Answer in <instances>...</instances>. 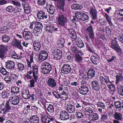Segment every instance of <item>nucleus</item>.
<instances>
[{
	"label": "nucleus",
	"mask_w": 123,
	"mask_h": 123,
	"mask_svg": "<svg viewBox=\"0 0 123 123\" xmlns=\"http://www.w3.org/2000/svg\"><path fill=\"white\" fill-rule=\"evenodd\" d=\"M19 98L17 96H14L9 98V101H3L0 103V114H5L10 111L11 106L9 102L12 104L16 105L19 102Z\"/></svg>",
	"instance_id": "nucleus-1"
},
{
	"label": "nucleus",
	"mask_w": 123,
	"mask_h": 123,
	"mask_svg": "<svg viewBox=\"0 0 123 123\" xmlns=\"http://www.w3.org/2000/svg\"><path fill=\"white\" fill-rule=\"evenodd\" d=\"M40 102L41 104H40V106H39V117L41 118V121L43 123H49L50 121H53L54 119L52 117L46 115L44 112L43 107L44 106L45 102L44 98H42Z\"/></svg>",
	"instance_id": "nucleus-2"
},
{
	"label": "nucleus",
	"mask_w": 123,
	"mask_h": 123,
	"mask_svg": "<svg viewBox=\"0 0 123 123\" xmlns=\"http://www.w3.org/2000/svg\"><path fill=\"white\" fill-rule=\"evenodd\" d=\"M89 76L87 74H83L81 79L80 80H82L81 82V86L78 89V91L80 93L83 95L86 94L88 91V85L86 83L85 80H88Z\"/></svg>",
	"instance_id": "nucleus-3"
},
{
	"label": "nucleus",
	"mask_w": 123,
	"mask_h": 123,
	"mask_svg": "<svg viewBox=\"0 0 123 123\" xmlns=\"http://www.w3.org/2000/svg\"><path fill=\"white\" fill-rule=\"evenodd\" d=\"M58 20L59 24L62 26L65 25L67 22V18L65 15L63 13H60L58 15Z\"/></svg>",
	"instance_id": "nucleus-4"
},
{
	"label": "nucleus",
	"mask_w": 123,
	"mask_h": 123,
	"mask_svg": "<svg viewBox=\"0 0 123 123\" xmlns=\"http://www.w3.org/2000/svg\"><path fill=\"white\" fill-rule=\"evenodd\" d=\"M52 67L51 65L48 63H44L41 68V73L44 74L49 73L51 70Z\"/></svg>",
	"instance_id": "nucleus-5"
},
{
	"label": "nucleus",
	"mask_w": 123,
	"mask_h": 123,
	"mask_svg": "<svg viewBox=\"0 0 123 123\" xmlns=\"http://www.w3.org/2000/svg\"><path fill=\"white\" fill-rule=\"evenodd\" d=\"M38 67L36 65H33L32 67L33 70H31L28 72V74L31 75L33 73V76L35 81L37 82V81L38 78Z\"/></svg>",
	"instance_id": "nucleus-6"
},
{
	"label": "nucleus",
	"mask_w": 123,
	"mask_h": 123,
	"mask_svg": "<svg viewBox=\"0 0 123 123\" xmlns=\"http://www.w3.org/2000/svg\"><path fill=\"white\" fill-rule=\"evenodd\" d=\"M72 69L70 65L68 64H64L61 68L62 73L64 74H68L70 73Z\"/></svg>",
	"instance_id": "nucleus-7"
},
{
	"label": "nucleus",
	"mask_w": 123,
	"mask_h": 123,
	"mask_svg": "<svg viewBox=\"0 0 123 123\" xmlns=\"http://www.w3.org/2000/svg\"><path fill=\"white\" fill-rule=\"evenodd\" d=\"M52 55L55 59L60 60L62 57V53L60 50L56 49L52 52Z\"/></svg>",
	"instance_id": "nucleus-8"
},
{
	"label": "nucleus",
	"mask_w": 123,
	"mask_h": 123,
	"mask_svg": "<svg viewBox=\"0 0 123 123\" xmlns=\"http://www.w3.org/2000/svg\"><path fill=\"white\" fill-rule=\"evenodd\" d=\"M8 50V46L6 45H0V58L3 59L6 52Z\"/></svg>",
	"instance_id": "nucleus-9"
},
{
	"label": "nucleus",
	"mask_w": 123,
	"mask_h": 123,
	"mask_svg": "<svg viewBox=\"0 0 123 123\" xmlns=\"http://www.w3.org/2000/svg\"><path fill=\"white\" fill-rule=\"evenodd\" d=\"M69 116L68 112L66 111H62L60 113V118L63 120H65L68 119Z\"/></svg>",
	"instance_id": "nucleus-10"
},
{
	"label": "nucleus",
	"mask_w": 123,
	"mask_h": 123,
	"mask_svg": "<svg viewBox=\"0 0 123 123\" xmlns=\"http://www.w3.org/2000/svg\"><path fill=\"white\" fill-rule=\"evenodd\" d=\"M87 33L89 34L90 38L92 40H93L94 38V33L92 26L90 25L86 29Z\"/></svg>",
	"instance_id": "nucleus-11"
},
{
	"label": "nucleus",
	"mask_w": 123,
	"mask_h": 123,
	"mask_svg": "<svg viewBox=\"0 0 123 123\" xmlns=\"http://www.w3.org/2000/svg\"><path fill=\"white\" fill-rule=\"evenodd\" d=\"M48 55L46 51L42 50L39 54V61H42L46 60Z\"/></svg>",
	"instance_id": "nucleus-12"
},
{
	"label": "nucleus",
	"mask_w": 123,
	"mask_h": 123,
	"mask_svg": "<svg viewBox=\"0 0 123 123\" xmlns=\"http://www.w3.org/2000/svg\"><path fill=\"white\" fill-rule=\"evenodd\" d=\"M68 31L69 34L70 36L73 39V41L76 40L77 39V35L75 32L74 31L73 28L67 29Z\"/></svg>",
	"instance_id": "nucleus-13"
},
{
	"label": "nucleus",
	"mask_w": 123,
	"mask_h": 123,
	"mask_svg": "<svg viewBox=\"0 0 123 123\" xmlns=\"http://www.w3.org/2000/svg\"><path fill=\"white\" fill-rule=\"evenodd\" d=\"M52 1L57 2V6L63 11H64V7L65 5V0H51Z\"/></svg>",
	"instance_id": "nucleus-14"
},
{
	"label": "nucleus",
	"mask_w": 123,
	"mask_h": 123,
	"mask_svg": "<svg viewBox=\"0 0 123 123\" xmlns=\"http://www.w3.org/2000/svg\"><path fill=\"white\" fill-rule=\"evenodd\" d=\"M71 50L72 52L74 55L78 54L79 53H80L81 55H82L84 54V53L82 52L81 50H79L78 48L74 46H71Z\"/></svg>",
	"instance_id": "nucleus-15"
},
{
	"label": "nucleus",
	"mask_w": 123,
	"mask_h": 123,
	"mask_svg": "<svg viewBox=\"0 0 123 123\" xmlns=\"http://www.w3.org/2000/svg\"><path fill=\"white\" fill-rule=\"evenodd\" d=\"M12 42L14 43L13 44V45L16 47L17 48L21 50H22L23 49V48L21 44V40L18 41L16 39L14 38Z\"/></svg>",
	"instance_id": "nucleus-16"
},
{
	"label": "nucleus",
	"mask_w": 123,
	"mask_h": 123,
	"mask_svg": "<svg viewBox=\"0 0 123 123\" xmlns=\"http://www.w3.org/2000/svg\"><path fill=\"white\" fill-rule=\"evenodd\" d=\"M48 86L51 88H54L56 86V81L54 79L50 78L48 80Z\"/></svg>",
	"instance_id": "nucleus-17"
},
{
	"label": "nucleus",
	"mask_w": 123,
	"mask_h": 123,
	"mask_svg": "<svg viewBox=\"0 0 123 123\" xmlns=\"http://www.w3.org/2000/svg\"><path fill=\"white\" fill-rule=\"evenodd\" d=\"M92 54L94 55H92L91 56V60L93 64L95 65H97L99 63L98 55L95 53H94V54Z\"/></svg>",
	"instance_id": "nucleus-18"
},
{
	"label": "nucleus",
	"mask_w": 123,
	"mask_h": 123,
	"mask_svg": "<svg viewBox=\"0 0 123 123\" xmlns=\"http://www.w3.org/2000/svg\"><path fill=\"white\" fill-rule=\"evenodd\" d=\"M113 117L115 119H118L120 121H123V115L120 113L115 112L113 114Z\"/></svg>",
	"instance_id": "nucleus-19"
},
{
	"label": "nucleus",
	"mask_w": 123,
	"mask_h": 123,
	"mask_svg": "<svg viewBox=\"0 0 123 123\" xmlns=\"http://www.w3.org/2000/svg\"><path fill=\"white\" fill-rule=\"evenodd\" d=\"M46 8L47 9L48 12L51 14H54L55 11V7L51 5L47 4Z\"/></svg>",
	"instance_id": "nucleus-20"
},
{
	"label": "nucleus",
	"mask_w": 123,
	"mask_h": 123,
	"mask_svg": "<svg viewBox=\"0 0 123 123\" xmlns=\"http://www.w3.org/2000/svg\"><path fill=\"white\" fill-rule=\"evenodd\" d=\"M6 67L7 68L10 69H14L15 67L14 62L12 61H8L6 62Z\"/></svg>",
	"instance_id": "nucleus-21"
},
{
	"label": "nucleus",
	"mask_w": 123,
	"mask_h": 123,
	"mask_svg": "<svg viewBox=\"0 0 123 123\" xmlns=\"http://www.w3.org/2000/svg\"><path fill=\"white\" fill-rule=\"evenodd\" d=\"M31 33L29 31H24L23 33L24 38L26 40L30 39L31 38Z\"/></svg>",
	"instance_id": "nucleus-22"
},
{
	"label": "nucleus",
	"mask_w": 123,
	"mask_h": 123,
	"mask_svg": "<svg viewBox=\"0 0 123 123\" xmlns=\"http://www.w3.org/2000/svg\"><path fill=\"white\" fill-rule=\"evenodd\" d=\"M22 96V98L25 99H29L31 96L29 94V90H24L23 91Z\"/></svg>",
	"instance_id": "nucleus-23"
},
{
	"label": "nucleus",
	"mask_w": 123,
	"mask_h": 123,
	"mask_svg": "<svg viewBox=\"0 0 123 123\" xmlns=\"http://www.w3.org/2000/svg\"><path fill=\"white\" fill-rule=\"evenodd\" d=\"M66 109L68 112L70 113H73L75 111V109L74 106L70 104H67Z\"/></svg>",
	"instance_id": "nucleus-24"
},
{
	"label": "nucleus",
	"mask_w": 123,
	"mask_h": 123,
	"mask_svg": "<svg viewBox=\"0 0 123 123\" xmlns=\"http://www.w3.org/2000/svg\"><path fill=\"white\" fill-rule=\"evenodd\" d=\"M91 14L92 15V18L93 20H95L97 18V12L96 9L93 8H91L90 11Z\"/></svg>",
	"instance_id": "nucleus-25"
},
{
	"label": "nucleus",
	"mask_w": 123,
	"mask_h": 123,
	"mask_svg": "<svg viewBox=\"0 0 123 123\" xmlns=\"http://www.w3.org/2000/svg\"><path fill=\"white\" fill-rule=\"evenodd\" d=\"M119 47L118 44L116 40H112L111 41V48L115 50Z\"/></svg>",
	"instance_id": "nucleus-26"
},
{
	"label": "nucleus",
	"mask_w": 123,
	"mask_h": 123,
	"mask_svg": "<svg viewBox=\"0 0 123 123\" xmlns=\"http://www.w3.org/2000/svg\"><path fill=\"white\" fill-rule=\"evenodd\" d=\"M38 117L37 115H33L30 117V121L31 123H38Z\"/></svg>",
	"instance_id": "nucleus-27"
},
{
	"label": "nucleus",
	"mask_w": 123,
	"mask_h": 123,
	"mask_svg": "<svg viewBox=\"0 0 123 123\" xmlns=\"http://www.w3.org/2000/svg\"><path fill=\"white\" fill-rule=\"evenodd\" d=\"M98 115L97 114L95 113H93L91 115H89V119L92 121L96 120L98 119Z\"/></svg>",
	"instance_id": "nucleus-28"
},
{
	"label": "nucleus",
	"mask_w": 123,
	"mask_h": 123,
	"mask_svg": "<svg viewBox=\"0 0 123 123\" xmlns=\"http://www.w3.org/2000/svg\"><path fill=\"white\" fill-rule=\"evenodd\" d=\"M45 12L41 11H39V19L41 20V21L43 20L44 18L46 19L47 18V15H45Z\"/></svg>",
	"instance_id": "nucleus-29"
},
{
	"label": "nucleus",
	"mask_w": 123,
	"mask_h": 123,
	"mask_svg": "<svg viewBox=\"0 0 123 123\" xmlns=\"http://www.w3.org/2000/svg\"><path fill=\"white\" fill-rule=\"evenodd\" d=\"M19 92V88L18 87L13 86L11 88V92L12 95L17 94Z\"/></svg>",
	"instance_id": "nucleus-30"
},
{
	"label": "nucleus",
	"mask_w": 123,
	"mask_h": 123,
	"mask_svg": "<svg viewBox=\"0 0 123 123\" xmlns=\"http://www.w3.org/2000/svg\"><path fill=\"white\" fill-rule=\"evenodd\" d=\"M116 13L119 16H121L120 19L122 21H123V9H119L116 11Z\"/></svg>",
	"instance_id": "nucleus-31"
},
{
	"label": "nucleus",
	"mask_w": 123,
	"mask_h": 123,
	"mask_svg": "<svg viewBox=\"0 0 123 123\" xmlns=\"http://www.w3.org/2000/svg\"><path fill=\"white\" fill-rule=\"evenodd\" d=\"M87 74L89 78H92L95 75V72L93 69L90 68L88 71Z\"/></svg>",
	"instance_id": "nucleus-32"
},
{
	"label": "nucleus",
	"mask_w": 123,
	"mask_h": 123,
	"mask_svg": "<svg viewBox=\"0 0 123 123\" xmlns=\"http://www.w3.org/2000/svg\"><path fill=\"white\" fill-rule=\"evenodd\" d=\"M20 10L19 8H15L13 11V15L15 16L16 17L20 16H21L20 14Z\"/></svg>",
	"instance_id": "nucleus-33"
},
{
	"label": "nucleus",
	"mask_w": 123,
	"mask_h": 123,
	"mask_svg": "<svg viewBox=\"0 0 123 123\" xmlns=\"http://www.w3.org/2000/svg\"><path fill=\"white\" fill-rule=\"evenodd\" d=\"M21 4L23 7L25 13L27 14L29 13L30 12V8L28 5L27 4V2L25 3H22Z\"/></svg>",
	"instance_id": "nucleus-34"
},
{
	"label": "nucleus",
	"mask_w": 123,
	"mask_h": 123,
	"mask_svg": "<svg viewBox=\"0 0 123 123\" xmlns=\"http://www.w3.org/2000/svg\"><path fill=\"white\" fill-rule=\"evenodd\" d=\"M71 7L72 9L74 10L78 9L80 10L82 8V6L81 5L76 4H74L72 5Z\"/></svg>",
	"instance_id": "nucleus-35"
},
{
	"label": "nucleus",
	"mask_w": 123,
	"mask_h": 123,
	"mask_svg": "<svg viewBox=\"0 0 123 123\" xmlns=\"http://www.w3.org/2000/svg\"><path fill=\"white\" fill-rule=\"evenodd\" d=\"M108 87L110 90V92L112 95H115L116 92L115 91V87L114 84L108 86Z\"/></svg>",
	"instance_id": "nucleus-36"
},
{
	"label": "nucleus",
	"mask_w": 123,
	"mask_h": 123,
	"mask_svg": "<svg viewBox=\"0 0 123 123\" xmlns=\"http://www.w3.org/2000/svg\"><path fill=\"white\" fill-rule=\"evenodd\" d=\"M33 45L34 50L38 52V40H35L33 43Z\"/></svg>",
	"instance_id": "nucleus-37"
},
{
	"label": "nucleus",
	"mask_w": 123,
	"mask_h": 123,
	"mask_svg": "<svg viewBox=\"0 0 123 123\" xmlns=\"http://www.w3.org/2000/svg\"><path fill=\"white\" fill-rule=\"evenodd\" d=\"M76 43L78 47L80 48H82L84 46V43L80 39H78L77 41L76 42Z\"/></svg>",
	"instance_id": "nucleus-38"
},
{
	"label": "nucleus",
	"mask_w": 123,
	"mask_h": 123,
	"mask_svg": "<svg viewBox=\"0 0 123 123\" xmlns=\"http://www.w3.org/2000/svg\"><path fill=\"white\" fill-rule=\"evenodd\" d=\"M103 15L104 17L107 19L109 24L110 25H112V23L111 20V18L105 13H103Z\"/></svg>",
	"instance_id": "nucleus-39"
},
{
	"label": "nucleus",
	"mask_w": 123,
	"mask_h": 123,
	"mask_svg": "<svg viewBox=\"0 0 123 123\" xmlns=\"http://www.w3.org/2000/svg\"><path fill=\"white\" fill-rule=\"evenodd\" d=\"M6 10L8 12H10L12 14L13 13L14 7L13 6H9L6 8Z\"/></svg>",
	"instance_id": "nucleus-40"
},
{
	"label": "nucleus",
	"mask_w": 123,
	"mask_h": 123,
	"mask_svg": "<svg viewBox=\"0 0 123 123\" xmlns=\"http://www.w3.org/2000/svg\"><path fill=\"white\" fill-rule=\"evenodd\" d=\"M97 105L98 107L101 108L103 109H105L106 106L104 103L101 101H99L97 102Z\"/></svg>",
	"instance_id": "nucleus-41"
},
{
	"label": "nucleus",
	"mask_w": 123,
	"mask_h": 123,
	"mask_svg": "<svg viewBox=\"0 0 123 123\" xmlns=\"http://www.w3.org/2000/svg\"><path fill=\"white\" fill-rule=\"evenodd\" d=\"M10 75L11 79L12 81H15L17 80L18 77L14 72L11 73Z\"/></svg>",
	"instance_id": "nucleus-42"
},
{
	"label": "nucleus",
	"mask_w": 123,
	"mask_h": 123,
	"mask_svg": "<svg viewBox=\"0 0 123 123\" xmlns=\"http://www.w3.org/2000/svg\"><path fill=\"white\" fill-rule=\"evenodd\" d=\"M85 44L86 45V47L87 49L91 53H93L94 54L95 53L94 52L93 48L90 45L88 44V43H85Z\"/></svg>",
	"instance_id": "nucleus-43"
},
{
	"label": "nucleus",
	"mask_w": 123,
	"mask_h": 123,
	"mask_svg": "<svg viewBox=\"0 0 123 123\" xmlns=\"http://www.w3.org/2000/svg\"><path fill=\"white\" fill-rule=\"evenodd\" d=\"M75 116L79 119H82L84 117V115L81 112H76Z\"/></svg>",
	"instance_id": "nucleus-44"
},
{
	"label": "nucleus",
	"mask_w": 123,
	"mask_h": 123,
	"mask_svg": "<svg viewBox=\"0 0 123 123\" xmlns=\"http://www.w3.org/2000/svg\"><path fill=\"white\" fill-rule=\"evenodd\" d=\"M0 72L2 74L6 75L8 74V72L7 71L6 69L3 67L0 68Z\"/></svg>",
	"instance_id": "nucleus-45"
},
{
	"label": "nucleus",
	"mask_w": 123,
	"mask_h": 123,
	"mask_svg": "<svg viewBox=\"0 0 123 123\" xmlns=\"http://www.w3.org/2000/svg\"><path fill=\"white\" fill-rule=\"evenodd\" d=\"M2 39L3 42H7L10 40V38L7 35H3L2 36Z\"/></svg>",
	"instance_id": "nucleus-46"
},
{
	"label": "nucleus",
	"mask_w": 123,
	"mask_h": 123,
	"mask_svg": "<svg viewBox=\"0 0 123 123\" xmlns=\"http://www.w3.org/2000/svg\"><path fill=\"white\" fill-rule=\"evenodd\" d=\"M85 110L87 112L91 113L93 112V108L92 106L87 107Z\"/></svg>",
	"instance_id": "nucleus-47"
},
{
	"label": "nucleus",
	"mask_w": 123,
	"mask_h": 123,
	"mask_svg": "<svg viewBox=\"0 0 123 123\" xmlns=\"http://www.w3.org/2000/svg\"><path fill=\"white\" fill-rule=\"evenodd\" d=\"M118 90L119 93L123 96V86L121 85L118 86Z\"/></svg>",
	"instance_id": "nucleus-48"
},
{
	"label": "nucleus",
	"mask_w": 123,
	"mask_h": 123,
	"mask_svg": "<svg viewBox=\"0 0 123 123\" xmlns=\"http://www.w3.org/2000/svg\"><path fill=\"white\" fill-rule=\"evenodd\" d=\"M76 58V61L77 62H79L82 60V57L80 56L78 54L75 55Z\"/></svg>",
	"instance_id": "nucleus-49"
},
{
	"label": "nucleus",
	"mask_w": 123,
	"mask_h": 123,
	"mask_svg": "<svg viewBox=\"0 0 123 123\" xmlns=\"http://www.w3.org/2000/svg\"><path fill=\"white\" fill-rule=\"evenodd\" d=\"M17 66V69L20 71H22L24 69V65L20 63H19L18 64Z\"/></svg>",
	"instance_id": "nucleus-50"
},
{
	"label": "nucleus",
	"mask_w": 123,
	"mask_h": 123,
	"mask_svg": "<svg viewBox=\"0 0 123 123\" xmlns=\"http://www.w3.org/2000/svg\"><path fill=\"white\" fill-rule=\"evenodd\" d=\"M48 111L50 113H53L54 112V106L52 105L49 104L47 108Z\"/></svg>",
	"instance_id": "nucleus-51"
},
{
	"label": "nucleus",
	"mask_w": 123,
	"mask_h": 123,
	"mask_svg": "<svg viewBox=\"0 0 123 123\" xmlns=\"http://www.w3.org/2000/svg\"><path fill=\"white\" fill-rule=\"evenodd\" d=\"M88 19V17L86 14L83 13V14L82 15L81 18H80V19L83 21H84L85 20H87Z\"/></svg>",
	"instance_id": "nucleus-52"
},
{
	"label": "nucleus",
	"mask_w": 123,
	"mask_h": 123,
	"mask_svg": "<svg viewBox=\"0 0 123 123\" xmlns=\"http://www.w3.org/2000/svg\"><path fill=\"white\" fill-rule=\"evenodd\" d=\"M106 103H107L106 105L108 109L111 110L114 107V104L113 103H111L109 101H108Z\"/></svg>",
	"instance_id": "nucleus-53"
},
{
	"label": "nucleus",
	"mask_w": 123,
	"mask_h": 123,
	"mask_svg": "<svg viewBox=\"0 0 123 123\" xmlns=\"http://www.w3.org/2000/svg\"><path fill=\"white\" fill-rule=\"evenodd\" d=\"M4 80L6 83L9 84L12 82V81L11 77L9 76H7L5 77Z\"/></svg>",
	"instance_id": "nucleus-54"
},
{
	"label": "nucleus",
	"mask_w": 123,
	"mask_h": 123,
	"mask_svg": "<svg viewBox=\"0 0 123 123\" xmlns=\"http://www.w3.org/2000/svg\"><path fill=\"white\" fill-rule=\"evenodd\" d=\"M2 97L5 98H7L9 96V93L7 92H4L2 94Z\"/></svg>",
	"instance_id": "nucleus-55"
},
{
	"label": "nucleus",
	"mask_w": 123,
	"mask_h": 123,
	"mask_svg": "<svg viewBox=\"0 0 123 123\" xmlns=\"http://www.w3.org/2000/svg\"><path fill=\"white\" fill-rule=\"evenodd\" d=\"M12 2L13 4L16 7H20L21 6V4L20 2L17 0H12Z\"/></svg>",
	"instance_id": "nucleus-56"
},
{
	"label": "nucleus",
	"mask_w": 123,
	"mask_h": 123,
	"mask_svg": "<svg viewBox=\"0 0 123 123\" xmlns=\"http://www.w3.org/2000/svg\"><path fill=\"white\" fill-rule=\"evenodd\" d=\"M92 87L93 90L97 91H98L100 89V87L99 84L92 85Z\"/></svg>",
	"instance_id": "nucleus-57"
},
{
	"label": "nucleus",
	"mask_w": 123,
	"mask_h": 123,
	"mask_svg": "<svg viewBox=\"0 0 123 123\" xmlns=\"http://www.w3.org/2000/svg\"><path fill=\"white\" fill-rule=\"evenodd\" d=\"M75 105L76 108L80 109L82 107V103L81 102H80L75 104Z\"/></svg>",
	"instance_id": "nucleus-58"
},
{
	"label": "nucleus",
	"mask_w": 123,
	"mask_h": 123,
	"mask_svg": "<svg viewBox=\"0 0 123 123\" xmlns=\"http://www.w3.org/2000/svg\"><path fill=\"white\" fill-rule=\"evenodd\" d=\"M52 25H49L46 26L45 27L46 31L48 32H51V29H52Z\"/></svg>",
	"instance_id": "nucleus-59"
},
{
	"label": "nucleus",
	"mask_w": 123,
	"mask_h": 123,
	"mask_svg": "<svg viewBox=\"0 0 123 123\" xmlns=\"http://www.w3.org/2000/svg\"><path fill=\"white\" fill-rule=\"evenodd\" d=\"M115 106L116 108H119L121 107V103L119 101H117L115 102Z\"/></svg>",
	"instance_id": "nucleus-60"
},
{
	"label": "nucleus",
	"mask_w": 123,
	"mask_h": 123,
	"mask_svg": "<svg viewBox=\"0 0 123 123\" xmlns=\"http://www.w3.org/2000/svg\"><path fill=\"white\" fill-rule=\"evenodd\" d=\"M33 33L36 38L38 37V29L34 28Z\"/></svg>",
	"instance_id": "nucleus-61"
},
{
	"label": "nucleus",
	"mask_w": 123,
	"mask_h": 123,
	"mask_svg": "<svg viewBox=\"0 0 123 123\" xmlns=\"http://www.w3.org/2000/svg\"><path fill=\"white\" fill-rule=\"evenodd\" d=\"M117 82H118L122 80L123 78V76L121 74H120L119 75H117L116 76Z\"/></svg>",
	"instance_id": "nucleus-62"
},
{
	"label": "nucleus",
	"mask_w": 123,
	"mask_h": 123,
	"mask_svg": "<svg viewBox=\"0 0 123 123\" xmlns=\"http://www.w3.org/2000/svg\"><path fill=\"white\" fill-rule=\"evenodd\" d=\"M115 50L118 53V54L120 56H121L123 54L122 51L120 47L117 49Z\"/></svg>",
	"instance_id": "nucleus-63"
},
{
	"label": "nucleus",
	"mask_w": 123,
	"mask_h": 123,
	"mask_svg": "<svg viewBox=\"0 0 123 123\" xmlns=\"http://www.w3.org/2000/svg\"><path fill=\"white\" fill-rule=\"evenodd\" d=\"M7 27L6 26H3L0 28V30L2 31V32L5 33L7 31Z\"/></svg>",
	"instance_id": "nucleus-64"
}]
</instances>
